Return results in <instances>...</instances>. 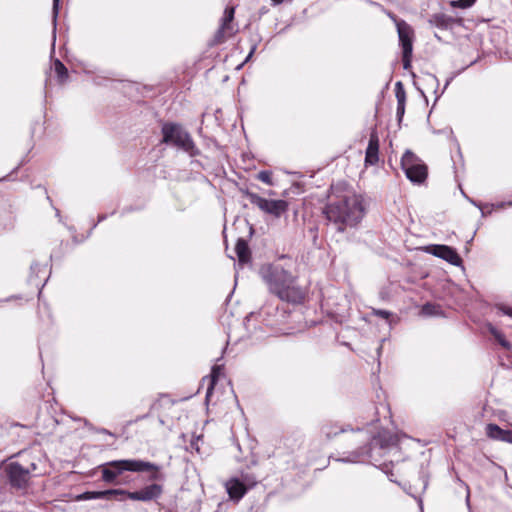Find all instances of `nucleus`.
Listing matches in <instances>:
<instances>
[{
    "instance_id": "28",
    "label": "nucleus",
    "mask_w": 512,
    "mask_h": 512,
    "mask_svg": "<svg viewBox=\"0 0 512 512\" xmlns=\"http://www.w3.org/2000/svg\"><path fill=\"white\" fill-rule=\"evenodd\" d=\"M346 430L344 428H341L340 430H336L335 428L333 427H325L323 429V432L325 433L326 437L327 438H332L336 435H338L340 432H345Z\"/></svg>"
},
{
    "instance_id": "12",
    "label": "nucleus",
    "mask_w": 512,
    "mask_h": 512,
    "mask_svg": "<svg viewBox=\"0 0 512 512\" xmlns=\"http://www.w3.org/2000/svg\"><path fill=\"white\" fill-rule=\"evenodd\" d=\"M488 438L512 444V430H504L497 424L489 423L485 428Z\"/></svg>"
},
{
    "instance_id": "34",
    "label": "nucleus",
    "mask_w": 512,
    "mask_h": 512,
    "mask_svg": "<svg viewBox=\"0 0 512 512\" xmlns=\"http://www.w3.org/2000/svg\"><path fill=\"white\" fill-rule=\"evenodd\" d=\"M397 442V439L395 436H390L389 439L387 440H383L381 442V446L384 447V446H388V445H393Z\"/></svg>"
},
{
    "instance_id": "38",
    "label": "nucleus",
    "mask_w": 512,
    "mask_h": 512,
    "mask_svg": "<svg viewBox=\"0 0 512 512\" xmlns=\"http://www.w3.org/2000/svg\"><path fill=\"white\" fill-rule=\"evenodd\" d=\"M357 434H365V433L363 432V430L358 429V430H357Z\"/></svg>"
},
{
    "instance_id": "26",
    "label": "nucleus",
    "mask_w": 512,
    "mask_h": 512,
    "mask_svg": "<svg viewBox=\"0 0 512 512\" xmlns=\"http://www.w3.org/2000/svg\"><path fill=\"white\" fill-rule=\"evenodd\" d=\"M257 179H259L263 183H266L269 185L272 184V174H271V172H269L267 170L260 171L257 175Z\"/></svg>"
},
{
    "instance_id": "20",
    "label": "nucleus",
    "mask_w": 512,
    "mask_h": 512,
    "mask_svg": "<svg viewBox=\"0 0 512 512\" xmlns=\"http://www.w3.org/2000/svg\"><path fill=\"white\" fill-rule=\"evenodd\" d=\"M54 70L60 82H64L68 78V70L60 60H55Z\"/></svg>"
},
{
    "instance_id": "21",
    "label": "nucleus",
    "mask_w": 512,
    "mask_h": 512,
    "mask_svg": "<svg viewBox=\"0 0 512 512\" xmlns=\"http://www.w3.org/2000/svg\"><path fill=\"white\" fill-rule=\"evenodd\" d=\"M490 333L495 337V339L498 341V343L506 348V349H511V344L505 339L504 335L502 332H500L499 330H497L496 328L494 327H490Z\"/></svg>"
},
{
    "instance_id": "19",
    "label": "nucleus",
    "mask_w": 512,
    "mask_h": 512,
    "mask_svg": "<svg viewBox=\"0 0 512 512\" xmlns=\"http://www.w3.org/2000/svg\"><path fill=\"white\" fill-rule=\"evenodd\" d=\"M221 371H222V366L221 365L213 366L212 371H211L210 385L207 388V392H206V399L207 400L209 399L210 395L212 394V391L214 389V385L217 382V380H218V378H219V376L221 374Z\"/></svg>"
},
{
    "instance_id": "37",
    "label": "nucleus",
    "mask_w": 512,
    "mask_h": 512,
    "mask_svg": "<svg viewBox=\"0 0 512 512\" xmlns=\"http://www.w3.org/2000/svg\"><path fill=\"white\" fill-rule=\"evenodd\" d=\"M274 5H279L283 2V0H271Z\"/></svg>"
},
{
    "instance_id": "22",
    "label": "nucleus",
    "mask_w": 512,
    "mask_h": 512,
    "mask_svg": "<svg viewBox=\"0 0 512 512\" xmlns=\"http://www.w3.org/2000/svg\"><path fill=\"white\" fill-rule=\"evenodd\" d=\"M100 493L104 494L101 497V499H107V500L111 499L112 497H116V496L127 497V491L124 489H110V490L100 491Z\"/></svg>"
},
{
    "instance_id": "18",
    "label": "nucleus",
    "mask_w": 512,
    "mask_h": 512,
    "mask_svg": "<svg viewBox=\"0 0 512 512\" xmlns=\"http://www.w3.org/2000/svg\"><path fill=\"white\" fill-rule=\"evenodd\" d=\"M235 252L237 254L238 262L240 265H244V264L250 262L251 252H250L247 242L244 239H242V238L238 239L236 246H235Z\"/></svg>"
},
{
    "instance_id": "30",
    "label": "nucleus",
    "mask_w": 512,
    "mask_h": 512,
    "mask_svg": "<svg viewBox=\"0 0 512 512\" xmlns=\"http://www.w3.org/2000/svg\"><path fill=\"white\" fill-rule=\"evenodd\" d=\"M200 440H202V436H201V435H199V436H195V437H193V438L191 439V441H190V448H191V450H195V451H197V452H199V451H200V448H199V445H198V442H199Z\"/></svg>"
},
{
    "instance_id": "23",
    "label": "nucleus",
    "mask_w": 512,
    "mask_h": 512,
    "mask_svg": "<svg viewBox=\"0 0 512 512\" xmlns=\"http://www.w3.org/2000/svg\"><path fill=\"white\" fill-rule=\"evenodd\" d=\"M368 447L367 446H364V447H360L359 449L353 451L351 454H350V457L346 460L348 462H357L358 459L363 456L364 454L368 453Z\"/></svg>"
},
{
    "instance_id": "2",
    "label": "nucleus",
    "mask_w": 512,
    "mask_h": 512,
    "mask_svg": "<svg viewBox=\"0 0 512 512\" xmlns=\"http://www.w3.org/2000/svg\"><path fill=\"white\" fill-rule=\"evenodd\" d=\"M259 275L271 294L281 301L298 304L306 296V291L297 284V277L279 263L262 265Z\"/></svg>"
},
{
    "instance_id": "13",
    "label": "nucleus",
    "mask_w": 512,
    "mask_h": 512,
    "mask_svg": "<svg viewBox=\"0 0 512 512\" xmlns=\"http://www.w3.org/2000/svg\"><path fill=\"white\" fill-rule=\"evenodd\" d=\"M379 160V139L376 133L370 135L369 143L366 149L365 164L375 165Z\"/></svg>"
},
{
    "instance_id": "1",
    "label": "nucleus",
    "mask_w": 512,
    "mask_h": 512,
    "mask_svg": "<svg viewBox=\"0 0 512 512\" xmlns=\"http://www.w3.org/2000/svg\"><path fill=\"white\" fill-rule=\"evenodd\" d=\"M331 190L330 200L323 208L326 220L340 233L356 227L365 215L363 196L340 185H333Z\"/></svg>"
},
{
    "instance_id": "31",
    "label": "nucleus",
    "mask_w": 512,
    "mask_h": 512,
    "mask_svg": "<svg viewBox=\"0 0 512 512\" xmlns=\"http://www.w3.org/2000/svg\"><path fill=\"white\" fill-rule=\"evenodd\" d=\"M402 54H403V57H402L403 68L408 69L411 65L412 54H406L405 52H402Z\"/></svg>"
},
{
    "instance_id": "33",
    "label": "nucleus",
    "mask_w": 512,
    "mask_h": 512,
    "mask_svg": "<svg viewBox=\"0 0 512 512\" xmlns=\"http://www.w3.org/2000/svg\"><path fill=\"white\" fill-rule=\"evenodd\" d=\"M58 7H59V0H53V13H54L53 22H54V27L56 26V18H57V14H58Z\"/></svg>"
},
{
    "instance_id": "5",
    "label": "nucleus",
    "mask_w": 512,
    "mask_h": 512,
    "mask_svg": "<svg viewBox=\"0 0 512 512\" xmlns=\"http://www.w3.org/2000/svg\"><path fill=\"white\" fill-rule=\"evenodd\" d=\"M117 463L121 465L123 472H149L148 478L150 481H163L165 479L161 467L152 462L140 459H123L117 460Z\"/></svg>"
},
{
    "instance_id": "39",
    "label": "nucleus",
    "mask_w": 512,
    "mask_h": 512,
    "mask_svg": "<svg viewBox=\"0 0 512 512\" xmlns=\"http://www.w3.org/2000/svg\"><path fill=\"white\" fill-rule=\"evenodd\" d=\"M368 440H369V437L365 434L363 441L367 442Z\"/></svg>"
},
{
    "instance_id": "36",
    "label": "nucleus",
    "mask_w": 512,
    "mask_h": 512,
    "mask_svg": "<svg viewBox=\"0 0 512 512\" xmlns=\"http://www.w3.org/2000/svg\"><path fill=\"white\" fill-rule=\"evenodd\" d=\"M388 16L390 17V19L395 23V25L397 26V23L398 22H401L403 21L402 19H398L394 14L392 13H388Z\"/></svg>"
},
{
    "instance_id": "17",
    "label": "nucleus",
    "mask_w": 512,
    "mask_h": 512,
    "mask_svg": "<svg viewBox=\"0 0 512 512\" xmlns=\"http://www.w3.org/2000/svg\"><path fill=\"white\" fill-rule=\"evenodd\" d=\"M458 20L448 16L444 13H436L431 15L429 18V23L432 26L441 28V29H449L452 28L455 23H457Z\"/></svg>"
},
{
    "instance_id": "27",
    "label": "nucleus",
    "mask_w": 512,
    "mask_h": 512,
    "mask_svg": "<svg viewBox=\"0 0 512 512\" xmlns=\"http://www.w3.org/2000/svg\"><path fill=\"white\" fill-rule=\"evenodd\" d=\"M475 1L476 0H457V1H452L451 5L453 7L465 9V8L471 7L475 3Z\"/></svg>"
},
{
    "instance_id": "9",
    "label": "nucleus",
    "mask_w": 512,
    "mask_h": 512,
    "mask_svg": "<svg viewBox=\"0 0 512 512\" xmlns=\"http://www.w3.org/2000/svg\"><path fill=\"white\" fill-rule=\"evenodd\" d=\"M163 493V486L157 483H152L143 487L142 489L134 492L127 491V498L134 501H153L157 500Z\"/></svg>"
},
{
    "instance_id": "4",
    "label": "nucleus",
    "mask_w": 512,
    "mask_h": 512,
    "mask_svg": "<svg viewBox=\"0 0 512 512\" xmlns=\"http://www.w3.org/2000/svg\"><path fill=\"white\" fill-rule=\"evenodd\" d=\"M401 167L407 178L415 184H421L427 178L428 168L426 164L410 150H407L402 156Z\"/></svg>"
},
{
    "instance_id": "8",
    "label": "nucleus",
    "mask_w": 512,
    "mask_h": 512,
    "mask_svg": "<svg viewBox=\"0 0 512 512\" xmlns=\"http://www.w3.org/2000/svg\"><path fill=\"white\" fill-rule=\"evenodd\" d=\"M235 9L234 7H227L224 11L223 17L221 18V23L219 28L217 29L214 38L213 44H221L225 42L228 37H231L237 31L232 24L234 19Z\"/></svg>"
},
{
    "instance_id": "29",
    "label": "nucleus",
    "mask_w": 512,
    "mask_h": 512,
    "mask_svg": "<svg viewBox=\"0 0 512 512\" xmlns=\"http://www.w3.org/2000/svg\"><path fill=\"white\" fill-rule=\"evenodd\" d=\"M24 464H25V466H26V469H28V470H29V476H30V477H31V476H36V475H38V474L36 473V471H37V464H36V462L31 461V462H29V463H24Z\"/></svg>"
},
{
    "instance_id": "3",
    "label": "nucleus",
    "mask_w": 512,
    "mask_h": 512,
    "mask_svg": "<svg viewBox=\"0 0 512 512\" xmlns=\"http://www.w3.org/2000/svg\"><path fill=\"white\" fill-rule=\"evenodd\" d=\"M163 139L165 144H172L183 151L194 155L195 144L190 134L180 125L175 123H165L162 126Z\"/></svg>"
},
{
    "instance_id": "25",
    "label": "nucleus",
    "mask_w": 512,
    "mask_h": 512,
    "mask_svg": "<svg viewBox=\"0 0 512 512\" xmlns=\"http://www.w3.org/2000/svg\"><path fill=\"white\" fill-rule=\"evenodd\" d=\"M422 313L428 316L436 315L438 313V307L431 303H426L422 307Z\"/></svg>"
},
{
    "instance_id": "32",
    "label": "nucleus",
    "mask_w": 512,
    "mask_h": 512,
    "mask_svg": "<svg viewBox=\"0 0 512 512\" xmlns=\"http://www.w3.org/2000/svg\"><path fill=\"white\" fill-rule=\"evenodd\" d=\"M373 314L374 315H377V316H380L382 318H385V319H388L391 315V313L389 311H386V310H374L373 311Z\"/></svg>"
},
{
    "instance_id": "35",
    "label": "nucleus",
    "mask_w": 512,
    "mask_h": 512,
    "mask_svg": "<svg viewBox=\"0 0 512 512\" xmlns=\"http://www.w3.org/2000/svg\"><path fill=\"white\" fill-rule=\"evenodd\" d=\"M499 309L503 312V314L512 317V308L502 305L499 307Z\"/></svg>"
},
{
    "instance_id": "10",
    "label": "nucleus",
    "mask_w": 512,
    "mask_h": 512,
    "mask_svg": "<svg viewBox=\"0 0 512 512\" xmlns=\"http://www.w3.org/2000/svg\"><path fill=\"white\" fill-rule=\"evenodd\" d=\"M427 251L438 257L441 258L448 263L458 266L462 263L461 257L458 255L456 250L450 246L447 245H431L427 247Z\"/></svg>"
},
{
    "instance_id": "24",
    "label": "nucleus",
    "mask_w": 512,
    "mask_h": 512,
    "mask_svg": "<svg viewBox=\"0 0 512 512\" xmlns=\"http://www.w3.org/2000/svg\"><path fill=\"white\" fill-rule=\"evenodd\" d=\"M103 493H100V491H87L79 496V499L81 500H90V499H101L103 496Z\"/></svg>"
},
{
    "instance_id": "11",
    "label": "nucleus",
    "mask_w": 512,
    "mask_h": 512,
    "mask_svg": "<svg viewBox=\"0 0 512 512\" xmlns=\"http://www.w3.org/2000/svg\"><path fill=\"white\" fill-rule=\"evenodd\" d=\"M397 32L399 42L402 47V52H405L406 54H412L414 36L412 27L407 22L401 21L397 23Z\"/></svg>"
},
{
    "instance_id": "7",
    "label": "nucleus",
    "mask_w": 512,
    "mask_h": 512,
    "mask_svg": "<svg viewBox=\"0 0 512 512\" xmlns=\"http://www.w3.org/2000/svg\"><path fill=\"white\" fill-rule=\"evenodd\" d=\"M7 476L12 487L25 489L28 485L30 476L29 470L22 462H11L6 467Z\"/></svg>"
},
{
    "instance_id": "15",
    "label": "nucleus",
    "mask_w": 512,
    "mask_h": 512,
    "mask_svg": "<svg viewBox=\"0 0 512 512\" xmlns=\"http://www.w3.org/2000/svg\"><path fill=\"white\" fill-rule=\"evenodd\" d=\"M395 97L397 99V110L396 116L399 122L405 114V103H406V91L401 81L395 83Z\"/></svg>"
},
{
    "instance_id": "6",
    "label": "nucleus",
    "mask_w": 512,
    "mask_h": 512,
    "mask_svg": "<svg viewBox=\"0 0 512 512\" xmlns=\"http://www.w3.org/2000/svg\"><path fill=\"white\" fill-rule=\"evenodd\" d=\"M246 197L257 206L262 212L279 218L288 209V203L285 200H271L259 196L256 193L246 191Z\"/></svg>"
},
{
    "instance_id": "14",
    "label": "nucleus",
    "mask_w": 512,
    "mask_h": 512,
    "mask_svg": "<svg viewBox=\"0 0 512 512\" xmlns=\"http://www.w3.org/2000/svg\"><path fill=\"white\" fill-rule=\"evenodd\" d=\"M123 473L121 465L117 460L106 463L102 466V479L107 483H113Z\"/></svg>"
},
{
    "instance_id": "16",
    "label": "nucleus",
    "mask_w": 512,
    "mask_h": 512,
    "mask_svg": "<svg viewBox=\"0 0 512 512\" xmlns=\"http://www.w3.org/2000/svg\"><path fill=\"white\" fill-rule=\"evenodd\" d=\"M226 490L231 499L239 501L245 495L247 488L238 479H231L226 483Z\"/></svg>"
}]
</instances>
